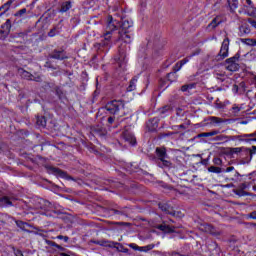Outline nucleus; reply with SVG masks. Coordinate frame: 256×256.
Masks as SVG:
<instances>
[{"mask_svg":"<svg viewBox=\"0 0 256 256\" xmlns=\"http://www.w3.org/2000/svg\"><path fill=\"white\" fill-rule=\"evenodd\" d=\"M114 122H115V117L110 116V117L108 118V123H109L110 125H113Z\"/></svg>","mask_w":256,"mask_h":256,"instance_id":"obj_51","label":"nucleus"},{"mask_svg":"<svg viewBox=\"0 0 256 256\" xmlns=\"http://www.w3.org/2000/svg\"><path fill=\"white\" fill-rule=\"evenodd\" d=\"M49 171H51L52 173H55V175H60L61 177H63V175H65V172H63L61 169L59 168H55L53 166L48 167Z\"/></svg>","mask_w":256,"mask_h":256,"instance_id":"obj_29","label":"nucleus"},{"mask_svg":"<svg viewBox=\"0 0 256 256\" xmlns=\"http://www.w3.org/2000/svg\"><path fill=\"white\" fill-rule=\"evenodd\" d=\"M7 205H9L10 207L13 206V202H11L9 197L7 196L0 197V207H5Z\"/></svg>","mask_w":256,"mask_h":256,"instance_id":"obj_22","label":"nucleus"},{"mask_svg":"<svg viewBox=\"0 0 256 256\" xmlns=\"http://www.w3.org/2000/svg\"><path fill=\"white\" fill-rule=\"evenodd\" d=\"M244 12L248 17H256V7L255 5H250V6H244Z\"/></svg>","mask_w":256,"mask_h":256,"instance_id":"obj_15","label":"nucleus"},{"mask_svg":"<svg viewBox=\"0 0 256 256\" xmlns=\"http://www.w3.org/2000/svg\"><path fill=\"white\" fill-rule=\"evenodd\" d=\"M119 22L113 19V16H108L106 21L105 33L103 34L104 41L99 45L98 49L102 47H107L109 45V41H111V35H113V31H117V25Z\"/></svg>","mask_w":256,"mask_h":256,"instance_id":"obj_1","label":"nucleus"},{"mask_svg":"<svg viewBox=\"0 0 256 256\" xmlns=\"http://www.w3.org/2000/svg\"><path fill=\"white\" fill-rule=\"evenodd\" d=\"M129 247H131V249H134L135 251H139V249H141V247L137 246L136 244H129Z\"/></svg>","mask_w":256,"mask_h":256,"instance_id":"obj_48","label":"nucleus"},{"mask_svg":"<svg viewBox=\"0 0 256 256\" xmlns=\"http://www.w3.org/2000/svg\"><path fill=\"white\" fill-rule=\"evenodd\" d=\"M246 2V4L244 6H250L253 5V1L251 0H244Z\"/></svg>","mask_w":256,"mask_h":256,"instance_id":"obj_58","label":"nucleus"},{"mask_svg":"<svg viewBox=\"0 0 256 256\" xmlns=\"http://www.w3.org/2000/svg\"><path fill=\"white\" fill-rule=\"evenodd\" d=\"M50 59H57L58 61H63V59H67L64 50H54L49 54Z\"/></svg>","mask_w":256,"mask_h":256,"instance_id":"obj_8","label":"nucleus"},{"mask_svg":"<svg viewBox=\"0 0 256 256\" xmlns=\"http://www.w3.org/2000/svg\"><path fill=\"white\" fill-rule=\"evenodd\" d=\"M57 239H63L65 241V243H67V241H69V237L68 236H63V235H58Z\"/></svg>","mask_w":256,"mask_h":256,"instance_id":"obj_47","label":"nucleus"},{"mask_svg":"<svg viewBox=\"0 0 256 256\" xmlns=\"http://www.w3.org/2000/svg\"><path fill=\"white\" fill-rule=\"evenodd\" d=\"M15 255L16 256H23V252H21V250H16Z\"/></svg>","mask_w":256,"mask_h":256,"instance_id":"obj_59","label":"nucleus"},{"mask_svg":"<svg viewBox=\"0 0 256 256\" xmlns=\"http://www.w3.org/2000/svg\"><path fill=\"white\" fill-rule=\"evenodd\" d=\"M25 13H27V8H23V9L19 10L18 12H16L15 17H22L23 15H25Z\"/></svg>","mask_w":256,"mask_h":256,"instance_id":"obj_39","label":"nucleus"},{"mask_svg":"<svg viewBox=\"0 0 256 256\" xmlns=\"http://www.w3.org/2000/svg\"><path fill=\"white\" fill-rule=\"evenodd\" d=\"M36 125H38V127H47V119L43 116L38 117Z\"/></svg>","mask_w":256,"mask_h":256,"instance_id":"obj_27","label":"nucleus"},{"mask_svg":"<svg viewBox=\"0 0 256 256\" xmlns=\"http://www.w3.org/2000/svg\"><path fill=\"white\" fill-rule=\"evenodd\" d=\"M208 121H210L211 125H221V123H227L228 120L215 116H210L208 118Z\"/></svg>","mask_w":256,"mask_h":256,"instance_id":"obj_17","label":"nucleus"},{"mask_svg":"<svg viewBox=\"0 0 256 256\" xmlns=\"http://www.w3.org/2000/svg\"><path fill=\"white\" fill-rule=\"evenodd\" d=\"M246 143H249L251 141H254L256 143V136H254V138H251V139H248V140H245Z\"/></svg>","mask_w":256,"mask_h":256,"instance_id":"obj_60","label":"nucleus"},{"mask_svg":"<svg viewBox=\"0 0 256 256\" xmlns=\"http://www.w3.org/2000/svg\"><path fill=\"white\" fill-rule=\"evenodd\" d=\"M181 67H183L181 65V62H177L175 64V66L173 67L174 72H170V73L167 74L168 79H171V77H173L175 75V73H177V71H181Z\"/></svg>","mask_w":256,"mask_h":256,"instance_id":"obj_24","label":"nucleus"},{"mask_svg":"<svg viewBox=\"0 0 256 256\" xmlns=\"http://www.w3.org/2000/svg\"><path fill=\"white\" fill-rule=\"evenodd\" d=\"M200 229H201V231H204V233H209L210 235H213L214 237H219V235H221V231L217 230L211 224H203V225H201Z\"/></svg>","mask_w":256,"mask_h":256,"instance_id":"obj_7","label":"nucleus"},{"mask_svg":"<svg viewBox=\"0 0 256 256\" xmlns=\"http://www.w3.org/2000/svg\"><path fill=\"white\" fill-rule=\"evenodd\" d=\"M131 27H133V22H129V20H124L120 25V31L129 33V29H131Z\"/></svg>","mask_w":256,"mask_h":256,"instance_id":"obj_16","label":"nucleus"},{"mask_svg":"<svg viewBox=\"0 0 256 256\" xmlns=\"http://www.w3.org/2000/svg\"><path fill=\"white\" fill-rule=\"evenodd\" d=\"M156 157L161 161L163 167H171V161L167 160V149L165 147L156 148Z\"/></svg>","mask_w":256,"mask_h":256,"instance_id":"obj_4","label":"nucleus"},{"mask_svg":"<svg viewBox=\"0 0 256 256\" xmlns=\"http://www.w3.org/2000/svg\"><path fill=\"white\" fill-rule=\"evenodd\" d=\"M167 111H171V106L166 105V106L160 108L161 115H165V113H167Z\"/></svg>","mask_w":256,"mask_h":256,"instance_id":"obj_37","label":"nucleus"},{"mask_svg":"<svg viewBox=\"0 0 256 256\" xmlns=\"http://www.w3.org/2000/svg\"><path fill=\"white\" fill-rule=\"evenodd\" d=\"M233 191L238 197H247L250 195L249 192H246L243 188L235 189Z\"/></svg>","mask_w":256,"mask_h":256,"instance_id":"obj_26","label":"nucleus"},{"mask_svg":"<svg viewBox=\"0 0 256 256\" xmlns=\"http://www.w3.org/2000/svg\"><path fill=\"white\" fill-rule=\"evenodd\" d=\"M171 256H181V254H179L178 252H172Z\"/></svg>","mask_w":256,"mask_h":256,"instance_id":"obj_61","label":"nucleus"},{"mask_svg":"<svg viewBox=\"0 0 256 256\" xmlns=\"http://www.w3.org/2000/svg\"><path fill=\"white\" fill-rule=\"evenodd\" d=\"M246 188H247V185L241 184L240 189H246Z\"/></svg>","mask_w":256,"mask_h":256,"instance_id":"obj_63","label":"nucleus"},{"mask_svg":"<svg viewBox=\"0 0 256 256\" xmlns=\"http://www.w3.org/2000/svg\"><path fill=\"white\" fill-rule=\"evenodd\" d=\"M16 225L17 227H19L20 229H25V225H27V223L21 221V220H17L16 221Z\"/></svg>","mask_w":256,"mask_h":256,"instance_id":"obj_41","label":"nucleus"},{"mask_svg":"<svg viewBox=\"0 0 256 256\" xmlns=\"http://www.w3.org/2000/svg\"><path fill=\"white\" fill-rule=\"evenodd\" d=\"M18 73L22 79H26L27 81H33V74L30 72L26 71L23 68L18 69Z\"/></svg>","mask_w":256,"mask_h":256,"instance_id":"obj_14","label":"nucleus"},{"mask_svg":"<svg viewBox=\"0 0 256 256\" xmlns=\"http://www.w3.org/2000/svg\"><path fill=\"white\" fill-rule=\"evenodd\" d=\"M230 171H235V167L230 166V167L226 168V173H230Z\"/></svg>","mask_w":256,"mask_h":256,"instance_id":"obj_55","label":"nucleus"},{"mask_svg":"<svg viewBox=\"0 0 256 256\" xmlns=\"http://www.w3.org/2000/svg\"><path fill=\"white\" fill-rule=\"evenodd\" d=\"M205 137H215V135H219L218 130H213L211 132H204Z\"/></svg>","mask_w":256,"mask_h":256,"instance_id":"obj_35","label":"nucleus"},{"mask_svg":"<svg viewBox=\"0 0 256 256\" xmlns=\"http://www.w3.org/2000/svg\"><path fill=\"white\" fill-rule=\"evenodd\" d=\"M256 153V146H252L251 148H245L244 156L242 157L241 164L245 165L247 163H251L253 159V155Z\"/></svg>","mask_w":256,"mask_h":256,"instance_id":"obj_6","label":"nucleus"},{"mask_svg":"<svg viewBox=\"0 0 256 256\" xmlns=\"http://www.w3.org/2000/svg\"><path fill=\"white\" fill-rule=\"evenodd\" d=\"M112 211L115 215H123V213L117 209H112Z\"/></svg>","mask_w":256,"mask_h":256,"instance_id":"obj_54","label":"nucleus"},{"mask_svg":"<svg viewBox=\"0 0 256 256\" xmlns=\"http://www.w3.org/2000/svg\"><path fill=\"white\" fill-rule=\"evenodd\" d=\"M1 27L6 31V33H11V20L7 19Z\"/></svg>","mask_w":256,"mask_h":256,"instance_id":"obj_31","label":"nucleus"},{"mask_svg":"<svg viewBox=\"0 0 256 256\" xmlns=\"http://www.w3.org/2000/svg\"><path fill=\"white\" fill-rule=\"evenodd\" d=\"M232 110H233V113H239V111H241V108H239L238 106H234Z\"/></svg>","mask_w":256,"mask_h":256,"instance_id":"obj_53","label":"nucleus"},{"mask_svg":"<svg viewBox=\"0 0 256 256\" xmlns=\"http://www.w3.org/2000/svg\"><path fill=\"white\" fill-rule=\"evenodd\" d=\"M195 83H191V84H185V85H183V86H181V91L183 92V93H185L186 91H189V90H191V89H195Z\"/></svg>","mask_w":256,"mask_h":256,"instance_id":"obj_32","label":"nucleus"},{"mask_svg":"<svg viewBox=\"0 0 256 256\" xmlns=\"http://www.w3.org/2000/svg\"><path fill=\"white\" fill-rule=\"evenodd\" d=\"M241 55L239 53L235 54L233 57L225 60V69L227 71H231L234 73L235 71H239V59Z\"/></svg>","mask_w":256,"mask_h":256,"instance_id":"obj_3","label":"nucleus"},{"mask_svg":"<svg viewBox=\"0 0 256 256\" xmlns=\"http://www.w3.org/2000/svg\"><path fill=\"white\" fill-rule=\"evenodd\" d=\"M245 147H237V148H230V153L231 155H239L240 154V159L243 161V157H245Z\"/></svg>","mask_w":256,"mask_h":256,"instance_id":"obj_13","label":"nucleus"},{"mask_svg":"<svg viewBox=\"0 0 256 256\" xmlns=\"http://www.w3.org/2000/svg\"><path fill=\"white\" fill-rule=\"evenodd\" d=\"M57 34V28H52L49 33H48V36L49 37H55V35Z\"/></svg>","mask_w":256,"mask_h":256,"instance_id":"obj_43","label":"nucleus"},{"mask_svg":"<svg viewBox=\"0 0 256 256\" xmlns=\"http://www.w3.org/2000/svg\"><path fill=\"white\" fill-rule=\"evenodd\" d=\"M226 57H229V38H225L223 40L220 51L216 56V59L217 61H223V59H226Z\"/></svg>","mask_w":256,"mask_h":256,"instance_id":"obj_5","label":"nucleus"},{"mask_svg":"<svg viewBox=\"0 0 256 256\" xmlns=\"http://www.w3.org/2000/svg\"><path fill=\"white\" fill-rule=\"evenodd\" d=\"M225 139H229V136L218 135L214 138V141H225Z\"/></svg>","mask_w":256,"mask_h":256,"instance_id":"obj_40","label":"nucleus"},{"mask_svg":"<svg viewBox=\"0 0 256 256\" xmlns=\"http://www.w3.org/2000/svg\"><path fill=\"white\" fill-rule=\"evenodd\" d=\"M98 245H102V247H107V241L97 242Z\"/></svg>","mask_w":256,"mask_h":256,"instance_id":"obj_57","label":"nucleus"},{"mask_svg":"<svg viewBox=\"0 0 256 256\" xmlns=\"http://www.w3.org/2000/svg\"><path fill=\"white\" fill-rule=\"evenodd\" d=\"M214 77L216 79H219L220 81H225V72H219L218 70H215L213 72Z\"/></svg>","mask_w":256,"mask_h":256,"instance_id":"obj_30","label":"nucleus"},{"mask_svg":"<svg viewBox=\"0 0 256 256\" xmlns=\"http://www.w3.org/2000/svg\"><path fill=\"white\" fill-rule=\"evenodd\" d=\"M32 81H36V83H41V81H43V79L41 78L40 75H37V76L32 77Z\"/></svg>","mask_w":256,"mask_h":256,"instance_id":"obj_46","label":"nucleus"},{"mask_svg":"<svg viewBox=\"0 0 256 256\" xmlns=\"http://www.w3.org/2000/svg\"><path fill=\"white\" fill-rule=\"evenodd\" d=\"M228 5L230 7V11H232V13H235V11L239 9V0H228Z\"/></svg>","mask_w":256,"mask_h":256,"instance_id":"obj_21","label":"nucleus"},{"mask_svg":"<svg viewBox=\"0 0 256 256\" xmlns=\"http://www.w3.org/2000/svg\"><path fill=\"white\" fill-rule=\"evenodd\" d=\"M242 43H246V45H251L252 47H254V39H251V38L242 39Z\"/></svg>","mask_w":256,"mask_h":256,"instance_id":"obj_38","label":"nucleus"},{"mask_svg":"<svg viewBox=\"0 0 256 256\" xmlns=\"http://www.w3.org/2000/svg\"><path fill=\"white\" fill-rule=\"evenodd\" d=\"M137 89V78H133L127 88V91H135Z\"/></svg>","mask_w":256,"mask_h":256,"instance_id":"obj_28","label":"nucleus"},{"mask_svg":"<svg viewBox=\"0 0 256 256\" xmlns=\"http://www.w3.org/2000/svg\"><path fill=\"white\" fill-rule=\"evenodd\" d=\"M69 9H71V2L66 1V2H63L61 4V8H60L59 12L60 13H67V11H69Z\"/></svg>","mask_w":256,"mask_h":256,"instance_id":"obj_25","label":"nucleus"},{"mask_svg":"<svg viewBox=\"0 0 256 256\" xmlns=\"http://www.w3.org/2000/svg\"><path fill=\"white\" fill-rule=\"evenodd\" d=\"M8 35L9 33H7V30H0V39H5Z\"/></svg>","mask_w":256,"mask_h":256,"instance_id":"obj_42","label":"nucleus"},{"mask_svg":"<svg viewBox=\"0 0 256 256\" xmlns=\"http://www.w3.org/2000/svg\"><path fill=\"white\" fill-rule=\"evenodd\" d=\"M119 57L115 58L116 63H118L119 67H123L125 65V48H123V45L119 46Z\"/></svg>","mask_w":256,"mask_h":256,"instance_id":"obj_9","label":"nucleus"},{"mask_svg":"<svg viewBox=\"0 0 256 256\" xmlns=\"http://www.w3.org/2000/svg\"><path fill=\"white\" fill-rule=\"evenodd\" d=\"M105 109L109 111L111 115H118L120 111L125 109V103L121 100H113L106 104Z\"/></svg>","mask_w":256,"mask_h":256,"instance_id":"obj_2","label":"nucleus"},{"mask_svg":"<svg viewBox=\"0 0 256 256\" xmlns=\"http://www.w3.org/2000/svg\"><path fill=\"white\" fill-rule=\"evenodd\" d=\"M181 66L183 67V65H185L186 63H189V58H184L183 60L179 61Z\"/></svg>","mask_w":256,"mask_h":256,"instance_id":"obj_50","label":"nucleus"},{"mask_svg":"<svg viewBox=\"0 0 256 256\" xmlns=\"http://www.w3.org/2000/svg\"><path fill=\"white\" fill-rule=\"evenodd\" d=\"M118 41H124L125 43H131V36L129 33L118 32Z\"/></svg>","mask_w":256,"mask_h":256,"instance_id":"obj_20","label":"nucleus"},{"mask_svg":"<svg viewBox=\"0 0 256 256\" xmlns=\"http://www.w3.org/2000/svg\"><path fill=\"white\" fill-rule=\"evenodd\" d=\"M213 163H214V165L219 166V165L223 164V161L221 160V158L216 157V158L213 159Z\"/></svg>","mask_w":256,"mask_h":256,"instance_id":"obj_45","label":"nucleus"},{"mask_svg":"<svg viewBox=\"0 0 256 256\" xmlns=\"http://www.w3.org/2000/svg\"><path fill=\"white\" fill-rule=\"evenodd\" d=\"M155 248V244H149L147 246H143L139 248V251H151V249Z\"/></svg>","mask_w":256,"mask_h":256,"instance_id":"obj_34","label":"nucleus"},{"mask_svg":"<svg viewBox=\"0 0 256 256\" xmlns=\"http://www.w3.org/2000/svg\"><path fill=\"white\" fill-rule=\"evenodd\" d=\"M158 127H159V119H157V118L150 119L147 122V129L149 131H157Z\"/></svg>","mask_w":256,"mask_h":256,"instance_id":"obj_11","label":"nucleus"},{"mask_svg":"<svg viewBox=\"0 0 256 256\" xmlns=\"http://www.w3.org/2000/svg\"><path fill=\"white\" fill-rule=\"evenodd\" d=\"M13 1L14 0H9L8 2H6L4 5H2L0 7V11H3L1 14H0V17L1 15H5V13H7V11L10 9L11 5H13Z\"/></svg>","mask_w":256,"mask_h":256,"instance_id":"obj_23","label":"nucleus"},{"mask_svg":"<svg viewBox=\"0 0 256 256\" xmlns=\"http://www.w3.org/2000/svg\"><path fill=\"white\" fill-rule=\"evenodd\" d=\"M240 37H243L244 35H249L251 33V28L249 27V24L244 23L239 27Z\"/></svg>","mask_w":256,"mask_h":256,"instance_id":"obj_18","label":"nucleus"},{"mask_svg":"<svg viewBox=\"0 0 256 256\" xmlns=\"http://www.w3.org/2000/svg\"><path fill=\"white\" fill-rule=\"evenodd\" d=\"M247 21L252 27H254V29H256V19L248 18Z\"/></svg>","mask_w":256,"mask_h":256,"instance_id":"obj_44","label":"nucleus"},{"mask_svg":"<svg viewBox=\"0 0 256 256\" xmlns=\"http://www.w3.org/2000/svg\"><path fill=\"white\" fill-rule=\"evenodd\" d=\"M232 91L234 93H239V86L237 84H234L233 87H232Z\"/></svg>","mask_w":256,"mask_h":256,"instance_id":"obj_49","label":"nucleus"},{"mask_svg":"<svg viewBox=\"0 0 256 256\" xmlns=\"http://www.w3.org/2000/svg\"><path fill=\"white\" fill-rule=\"evenodd\" d=\"M156 228L163 231V233H175V227H171L169 225L160 224Z\"/></svg>","mask_w":256,"mask_h":256,"instance_id":"obj_19","label":"nucleus"},{"mask_svg":"<svg viewBox=\"0 0 256 256\" xmlns=\"http://www.w3.org/2000/svg\"><path fill=\"white\" fill-rule=\"evenodd\" d=\"M115 225H125L126 227H129V222H116Z\"/></svg>","mask_w":256,"mask_h":256,"instance_id":"obj_52","label":"nucleus"},{"mask_svg":"<svg viewBox=\"0 0 256 256\" xmlns=\"http://www.w3.org/2000/svg\"><path fill=\"white\" fill-rule=\"evenodd\" d=\"M198 138L205 137V132L197 135Z\"/></svg>","mask_w":256,"mask_h":256,"instance_id":"obj_62","label":"nucleus"},{"mask_svg":"<svg viewBox=\"0 0 256 256\" xmlns=\"http://www.w3.org/2000/svg\"><path fill=\"white\" fill-rule=\"evenodd\" d=\"M219 23H221L220 21H217V18H214L211 23L208 25V27H211V29H215V27H217V25H219Z\"/></svg>","mask_w":256,"mask_h":256,"instance_id":"obj_36","label":"nucleus"},{"mask_svg":"<svg viewBox=\"0 0 256 256\" xmlns=\"http://www.w3.org/2000/svg\"><path fill=\"white\" fill-rule=\"evenodd\" d=\"M60 256H71V255L66 254V253H60Z\"/></svg>","mask_w":256,"mask_h":256,"instance_id":"obj_64","label":"nucleus"},{"mask_svg":"<svg viewBox=\"0 0 256 256\" xmlns=\"http://www.w3.org/2000/svg\"><path fill=\"white\" fill-rule=\"evenodd\" d=\"M249 217H250L251 219H256V211L250 213V214H249Z\"/></svg>","mask_w":256,"mask_h":256,"instance_id":"obj_56","label":"nucleus"},{"mask_svg":"<svg viewBox=\"0 0 256 256\" xmlns=\"http://www.w3.org/2000/svg\"><path fill=\"white\" fill-rule=\"evenodd\" d=\"M122 137L125 141H127V143H130V145H135L137 143V139H135V136L129 133V131L123 132Z\"/></svg>","mask_w":256,"mask_h":256,"instance_id":"obj_10","label":"nucleus"},{"mask_svg":"<svg viewBox=\"0 0 256 256\" xmlns=\"http://www.w3.org/2000/svg\"><path fill=\"white\" fill-rule=\"evenodd\" d=\"M158 207L161 209V211H164V213H167L168 215H175L173 208H171L167 203L161 202L158 204Z\"/></svg>","mask_w":256,"mask_h":256,"instance_id":"obj_12","label":"nucleus"},{"mask_svg":"<svg viewBox=\"0 0 256 256\" xmlns=\"http://www.w3.org/2000/svg\"><path fill=\"white\" fill-rule=\"evenodd\" d=\"M209 173H221L223 171V168L217 167V166H210L208 167Z\"/></svg>","mask_w":256,"mask_h":256,"instance_id":"obj_33","label":"nucleus"}]
</instances>
